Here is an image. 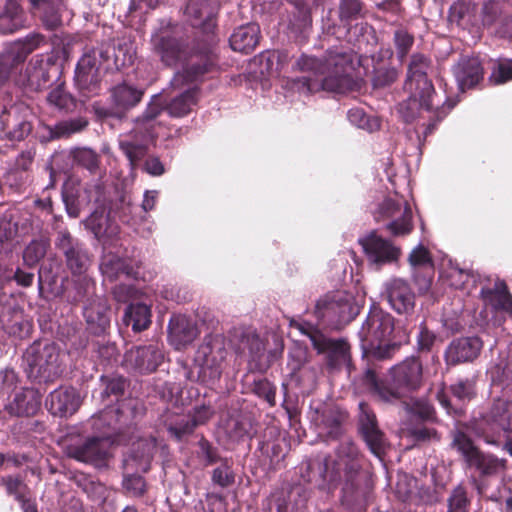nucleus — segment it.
I'll list each match as a JSON object with an SVG mask.
<instances>
[{
	"mask_svg": "<svg viewBox=\"0 0 512 512\" xmlns=\"http://www.w3.org/2000/svg\"><path fill=\"white\" fill-rule=\"evenodd\" d=\"M153 54L163 65L171 68L182 67L175 73L171 85L180 88L184 83L200 81L215 67L212 49L205 45L203 50L194 51L188 47L186 40L175 31L160 29L151 36Z\"/></svg>",
	"mask_w": 512,
	"mask_h": 512,
	"instance_id": "1",
	"label": "nucleus"
},
{
	"mask_svg": "<svg viewBox=\"0 0 512 512\" xmlns=\"http://www.w3.org/2000/svg\"><path fill=\"white\" fill-rule=\"evenodd\" d=\"M361 455L354 442L343 439L336 449L335 458H325L320 467L323 481L335 484L343 482L342 501L344 504L362 506L368 499L371 483L368 475L361 470Z\"/></svg>",
	"mask_w": 512,
	"mask_h": 512,
	"instance_id": "2",
	"label": "nucleus"
},
{
	"mask_svg": "<svg viewBox=\"0 0 512 512\" xmlns=\"http://www.w3.org/2000/svg\"><path fill=\"white\" fill-rule=\"evenodd\" d=\"M161 111L160 98L154 96L145 111L135 119L133 129L119 136V148L127 158L131 170L142 166L143 170L151 176L157 177L164 174V164L158 157H149L144 160L148 154L149 144L161 135L163 126L157 122V116Z\"/></svg>",
	"mask_w": 512,
	"mask_h": 512,
	"instance_id": "3",
	"label": "nucleus"
},
{
	"mask_svg": "<svg viewBox=\"0 0 512 512\" xmlns=\"http://www.w3.org/2000/svg\"><path fill=\"white\" fill-rule=\"evenodd\" d=\"M295 68L305 75L287 79L285 86L300 95L308 96L319 91L344 93L351 87L345 56H329L325 63L317 58L302 55Z\"/></svg>",
	"mask_w": 512,
	"mask_h": 512,
	"instance_id": "4",
	"label": "nucleus"
},
{
	"mask_svg": "<svg viewBox=\"0 0 512 512\" xmlns=\"http://www.w3.org/2000/svg\"><path fill=\"white\" fill-rule=\"evenodd\" d=\"M377 362L368 363L363 380L368 388L383 402H393L407 392L416 390L422 381V365L415 357L406 358L390 369L391 383L377 378Z\"/></svg>",
	"mask_w": 512,
	"mask_h": 512,
	"instance_id": "5",
	"label": "nucleus"
},
{
	"mask_svg": "<svg viewBox=\"0 0 512 512\" xmlns=\"http://www.w3.org/2000/svg\"><path fill=\"white\" fill-rule=\"evenodd\" d=\"M394 317L378 306H372L359 332L363 355L369 363L390 359L396 351Z\"/></svg>",
	"mask_w": 512,
	"mask_h": 512,
	"instance_id": "6",
	"label": "nucleus"
},
{
	"mask_svg": "<svg viewBox=\"0 0 512 512\" xmlns=\"http://www.w3.org/2000/svg\"><path fill=\"white\" fill-rule=\"evenodd\" d=\"M405 88L409 96L398 104L397 111L406 123H411L417 118H428L429 123L424 131L425 137L433 132L437 123L444 119L456 105V101L446 96L443 100L436 92H424L420 88Z\"/></svg>",
	"mask_w": 512,
	"mask_h": 512,
	"instance_id": "7",
	"label": "nucleus"
},
{
	"mask_svg": "<svg viewBox=\"0 0 512 512\" xmlns=\"http://www.w3.org/2000/svg\"><path fill=\"white\" fill-rule=\"evenodd\" d=\"M374 220L383 223L393 237H403L413 230V214L408 201L397 192L382 196L370 206Z\"/></svg>",
	"mask_w": 512,
	"mask_h": 512,
	"instance_id": "8",
	"label": "nucleus"
},
{
	"mask_svg": "<svg viewBox=\"0 0 512 512\" xmlns=\"http://www.w3.org/2000/svg\"><path fill=\"white\" fill-rule=\"evenodd\" d=\"M227 355V341L223 335L205 336L194 356V364L198 367L195 381L207 386L217 383L222 376ZM188 378L194 380L191 375Z\"/></svg>",
	"mask_w": 512,
	"mask_h": 512,
	"instance_id": "9",
	"label": "nucleus"
},
{
	"mask_svg": "<svg viewBox=\"0 0 512 512\" xmlns=\"http://www.w3.org/2000/svg\"><path fill=\"white\" fill-rule=\"evenodd\" d=\"M156 449L154 438H141L133 443L128 456L124 459L125 474L122 485L129 496L141 497L146 492V482L138 474H130L129 471L147 472Z\"/></svg>",
	"mask_w": 512,
	"mask_h": 512,
	"instance_id": "10",
	"label": "nucleus"
},
{
	"mask_svg": "<svg viewBox=\"0 0 512 512\" xmlns=\"http://www.w3.org/2000/svg\"><path fill=\"white\" fill-rule=\"evenodd\" d=\"M314 313L323 324L340 328L356 317L359 306L352 294L337 290L321 296L316 302Z\"/></svg>",
	"mask_w": 512,
	"mask_h": 512,
	"instance_id": "11",
	"label": "nucleus"
},
{
	"mask_svg": "<svg viewBox=\"0 0 512 512\" xmlns=\"http://www.w3.org/2000/svg\"><path fill=\"white\" fill-rule=\"evenodd\" d=\"M290 327L307 336L319 353H326L327 365L330 369L339 370L345 367L350 371V351L345 341L331 339L305 321L293 319L290 321Z\"/></svg>",
	"mask_w": 512,
	"mask_h": 512,
	"instance_id": "12",
	"label": "nucleus"
},
{
	"mask_svg": "<svg viewBox=\"0 0 512 512\" xmlns=\"http://www.w3.org/2000/svg\"><path fill=\"white\" fill-rule=\"evenodd\" d=\"M452 436L451 446L461 454L467 466L474 468L480 475H493L505 467L506 460L483 453L464 432L456 430Z\"/></svg>",
	"mask_w": 512,
	"mask_h": 512,
	"instance_id": "13",
	"label": "nucleus"
},
{
	"mask_svg": "<svg viewBox=\"0 0 512 512\" xmlns=\"http://www.w3.org/2000/svg\"><path fill=\"white\" fill-rule=\"evenodd\" d=\"M113 442L109 434L92 436L68 448V455L77 461L91 464L96 468L108 466L112 457Z\"/></svg>",
	"mask_w": 512,
	"mask_h": 512,
	"instance_id": "14",
	"label": "nucleus"
},
{
	"mask_svg": "<svg viewBox=\"0 0 512 512\" xmlns=\"http://www.w3.org/2000/svg\"><path fill=\"white\" fill-rule=\"evenodd\" d=\"M482 434L488 444L496 445V436L512 433V402L505 399L495 400L482 416Z\"/></svg>",
	"mask_w": 512,
	"mask_h": 512,
	"instance_id": "15",
	"label": "nucleus"
},
{
	"mask_svg": "<svg viewBox=\"0 0 512 512\" xmlns=\"http://www.w3.org/2000/svg\"><path fill=\"white\" fill-rule=\"evenodd\" d=\"M164 361V352L158 343L139 345L126 351L123 366L136 374H150Z\"/></svg>",
	"mask_w": 512,
	"mask_h": 512,
	"instance_id": "16",
	"label": "nucleus"
},
{
	"mask_svg": "<svg viewBox=\"0 0 512 512\" xmlns=\"http://www.w3.org/2000/svg\"><path fill=\"white\" fill-rule=\"evenodd\" d=\"M96 202V208L83 220V224L104 246L110 245L119 238L120 227L111 217L106 201L98 198Z\"/></svg>",
	"mask_w": 512,
	"mask_h": 512,
	"instance_id": "17",
	"label": "nucleus"
},
{
	"mask_svg": "<svg viewBox=\"0 0 512 512\" xmlns=\"http://www.w3.org/2000/svg\"><path fill=\"white\" fill-rule=\"evenodd\" d=\"M479 296L485 311L512 316V295L503 280H480Z\"/></svg>",
	"mask_w": 512,
	"mask_h": 512,
	"instance_id": "18",
	"label": "nucleus"
},
{
	"mask_svg": "<svg viewBox=\"0 0 512 512\" xmlns=\"http://www.w3.org/2000/svg\"><path fill=\"white\" fill-rule=\"evenodd\" d=\"M218 8L217 0H190L185 10V15L191 26L201 29L206 34V46L211 49L215 43L212 33L216 26Z\"/></svg>",
	"mask_w": 512,
	"mask_h": 512,
	"instance_id": "19",
	"label": "nucleus"
},
{
	"mask_svg": "<svg viewBox=\"0 0 512 512\" xmlns=\"http://www.w3.org/2000/svg\"><path fill=\"white\" fill-rule=\"evenodd\" d=\"M358 242L368 262L376 268L394 263L400 256V248L395 246L390 240L378 235L375 231L359 238Z\"/></svg>",
	"mask_w": 512,
	"mask_h": 512,
	"instance_id": "20",
	"label": "nucleus"
},
{
	"mask_svg": "<svg viewBox=\"0 0 512 512\" xmlns=\"http://www.w3.org/2000/svg\"><path fill=\"white\" fill-rule=\"evenodd\" d=\"M109 51L93 50L85 53L78 61L75 70V81L81 90L91 93L96 92L100 81V69L102 62L100 60L109 59Z\"/></svg>",
	"mask_w": 512,
	"mask_h": 512,
	"instance_id": "21",
	"label": "nucleus"
},
{
	"mask_svg": "<svg viewBox=\"0 0 512 512\" xmlns=\"http://www.w3.org/2000/svg\"><path fill=\"white\" fill-rule=\"evenodd\" d=\"M382 297L397 314L410 315L416 296L410 284L402 278H392L383 284Z\"/></svg>",
	"mask_w": 512,
	"mask_h": 512,
	"instance_id": "22",
	"label": "nucleus"
},
{
	"mask_svg": "<svg viewBox=\"0 0 512 512\" xmlns=\"http://www.w3.org/2000/svg\"><path fill=\"white\" fill-rule=\"evenodd\" d=\"M56 246L64 254L67 267L73 275L84 274L89 266V256L84 245L64 230L57 236Z\"/></svg>",
	"mask_w": 512,
	"mask_h": 512,
	"instance_id": "23",
	"label": "nucleus"
},
{
	"mask_svg": "<svg viewBox=\"0 0 512 512\" xmlns=\"http://www.w3.org/2000/svg\"><path fill=\"white\" fill-rule=\"evenodd\" d=\"M308 416L319 437L334 440L341 435V413L337 409L318 404L310 408Z\"/></svg>",
	"mask_w": 512,
	"mask_h": 512,
	"instance_id": "24",
	"label": "nucleus"
},
{
	"mask_svg": "<svg viewBox=\"0 0 512 512\" xmlns=\"http://www.w3.org/2000/svg\"><path fill=\"white\" fill-rule=\"evenodd\" d=\"M359 427L370 451L380 458L385 450L386 440L378 428L375 414L364 402L359 403Z\"/></svg>",
	"mask_w": 512,
	"mask_h": 512,
	"instance_id": "25",
	"label": "nucleus"
},
{
	"mask_svg": "<svg viewBox=\"0 0 512 512\" xmlns=\"http://www.w3.org/2000/svg\"><path fill=\"white\" fill-rule=\"evenodd\" d=\"M482 347V340L476 336L454 339L445 350V362L449 366L472 362L479 356Z\"/></svg>",
	"mask_w": 512,
	"mask_h": 512,
	"instance_id": "26",
	"label": "nucleus"
},
{
	"mask_svg": "<svg viewBox=\"0 0 512 512\" xmlns=\"http://www.w3.org/2000/svg\"><path fill=\"white\" fill-rule=\"evenodd\" d=\"M83 316L87 330L93 335L104 334L110 325V307L104 297L95 296L84 303Z\"/></svg>",
	"mask_w": 512,
	"mask_h": 512,
	"instance_id": "27",
	"label": "nucleus"
},
{
	"mask_svg": "<svg viewBox=\"0 0 512 512\" xmlns=\"http://www.w3.org/2000/svg\"><path fill=\"white\" fill-rule=\"evenodd\" d=\"M453 74L459 89L476 87L484 78V68L477 56H462L453 67Z\"/></svg>",
	"mask_w": 512,
	"mask_h": 512,
	"instance_id": "28",
	"label": "nucleus"
},
{
	"mask_svg": "<svg viewBox=\"0 0 512 512\" xmlns=\"http://www.w3.org/2000/svg\"><path fill=\"white\" fill-rule=\"evenodd\" d=\"M80 395L73 387H59L46 399V407L54 416L66 417L80 407Z\"/></svg>",
	"mask_w": 512,
	"mask_h": 512,
	"instance_id": "29",
	"label": "nucleus"
},
{
	"mask_svg": "<svg viewBox=\"0 0 512 512\" xmlns=\"http://www.w3.org/2000/svg\"><path fill=\"white\" fill-rule=\"evenodd\" d=\"M198 331L194 322L184 315H173L168 324L169 342L175 349L181 350L191 344Z\"/></svg>",
	"mask_w": 512,
	"mask_h": 512,
	"instance_id": "30",
	"label": "nucleus"
},
{
	"mask_svg": "<svg viewBox=\"0 0 512 512\" xmlns=\"http://www.w3.org/2000/svg\"><path fill=\"white\" fill-rule=\"evenodd\" d=\"M307 350L302 346L295 345L289 349L287 357V369L289 375L296 382L300 383L305 379L314 382L318 375V368L307 366Z\"/></svg>",
	"mask_w": 512,
	"mask_h": 512,
	"instance_id": "31",
	"label": "nucleus"
},
{
	"mask_svg": "<svg viewBox=\"0 0 512 512\" xmlns=\"http://www.w3.org/2000/svg\"><path fill=\"white\" fill-rule=\"evenodd\" d=\"M430 60L424 54L414 53L411 56L405 87L420 88L424 92H435L431 80L427 77Z\"/></svg>",
	"mask_w": 512,
	"mask_h": 512,
	"instance_id": "32",
	"label": "nucleus"
},
{
	"mask_svg": "<svg viewBox=\"0 0 512 512\" xmlns=\"http://www.w3.org/2000/svg\"><path fill=\"white\" fill-rule=\"evenodd\" d=\"M155 96L160 98V102L162 104V111L157 116V122L162 125L158 118L161 116L164 110H166L171 117H183L192 110V107L196 105L198 100V88L196 86L187 88L184 92L174 97L166 105L164 104L163 97L161 95L155 94ZM153 97L154 95L152 98Z\"/></svg>",
	"mask_w": 512,
	"mask_h": 512,
	"instance_id": "33",
	"label": "nucleus"
},
{
	"mask_svg": "<svg viewBox=\"0 0 512 512\" xmlns=\"http://www.w3.org/2000/svg\"><path fill=\"white\" fill-rule=\"evenodd\" d=\"M440 277L448 286L455 289H466L469 294L472 293V289L468 288V286L471 284L473 287H476V284L478 283L479 285L480 280L483 279L479 274L468 272L452 264L441 271Z\"/></svg>",
	"mask_w": 512,
	"mask_h": 512,
	"instance_id": "34",
	"label": "nucleus"
},
{
	"mask_svg": "<svg viewBox=\"0 0 512 512\" xmlns=\"http://www.w3.org/2000/svg\"><path fill=\"white\" fill-rule=\"evenodd\" d=\"M31 51L30 44L15 43L0 54V85L8 79L13 68L25 61Z\"/></svg>",
	"mask_w": 512,
	"mask_h": 512,
	"instance_id": "35",
	"label": "nucleus"
},
{
	"mask_svg": "<svg viewBox=\"0 0 512 512\" xmlns=\"http://www.w3.org/2000/svg\"><path fill=\"white\" fill-rule=\"evenodd\" d=\"M143 94L144 90L122 83L112 89L111 97L114 107L120 112H125L135 107L141 101Z\"/></svg>",
	"mask_w": 512,
	"mask_h": 512,
	"instance_id": "36",
	"label": "nucleus"
},
{
	"mask_svg": "<svg viewBox=\"0 0 512 512\" xmlns=\"http://www.w3.org/2000/svg\"><path fill=\"white\" fill-rule=\"evenodd\" d=\"M24 13L16 0H7L0 10V33L10 34L24 26Z\"/></svg>",
	"mask_w": 512,
	"mask_h": 512,
	"instance_id": "37",
	"label": "nucleus"
},
{
	"mask_svg": "<svg viewBox=\"0 0 512 512\" xmlns=\"http://www.w3.org/2000/svg\"><path fill=\"white\" fill-rule=\"evenodd\" d=\"M259 28L255 24L238 27L230 36V46L234 51L249 53L258 43Z\"/></svg>",
	"mask_w": 512,
	"mask_h": 512,
	"instance_id": "38",
	"label": "nucleus"
},
{
	"mask_svg": "<svg viewBox=\"0 0 512 512\" xmlns=\"http://www.w3.org/2000/svg\"><path fill=\"white\" fill-rule=\"evenodd\" d=\"M100 270L105 279L114 281L122 277L129 278L133 274V267L127 260L114 254H106L102 257Z\"/></svg>",
	"mask_w": 512,
	"mask_h": 512,
	"instance_id": "39",
	"label": "nucleus"
},
{
	"mask_svg": "<svg viewBox=\"0 0 512 512\" xmlns=\"http://www.w3.org/2000/svg\"><path fill=\"white\" fill-rule=\"evenodd\" d=\"M123 323L134 332L146 330L151 324V309L144 303L130 304L123 315Z\"/></svg>",
	"mask_w": 512,
	"mask_h": 512,
	"instance_id": "40",
	"label": "nucleus"
},
{
	"mask_svg": "<svg viewBox=\"0 0 512 512\" xmlns=\"http://www.w3.org/2000/svg\"><path fill=\"white\" fill-rule=\"evenodd\" d=\"M94 291L95 283L89 276L76 274L73 275V289L67 292V299L72 303H88L93 300Z\"/></svg>",
	"mask_w": 512,
	"mask_h": 512,
	"instance_id": "41",
	"label": "nucleus"
},
{
	"mask_svg": "<svg viewBox=\"0 0 512 512\" xmlns=\"http://www.w3.org/2000/svg\"><path fill=\"white\" fill-rule=\"evenodd\" d=\"M65 6V0H34V8L41 7L43 10L42 22L48 30L60 25V10Z\"/></svg>",
	"mask_w": 512,
	"mask_h": 512,
	"instance_id": "42",
	"label": "nucleus"
},
{
	"mask_svg": "<svg viewBox=\"0 0 512 512\" xmlns=\"http://www.w3.org/2000/svg\"><path fill=\"white\" fill-rule=\"evenodd\" d=\"M265 350L264 343L260 337L253 331L244 332L241 335L240 343L236 352L240 355H248L251 360L260 359Z\"/></svg>",
	"mask_w": 512,
	"mask_h": 512,
	"instance_id": "43",
	"label": "nucleus"
},
{
	"mask_svg": "<svg viewBox=\"0 0 512 512\" xmlns=\"http://www.w3.org/2000/svg\"><path fill=\"white\" fill-rule=\"evenodd\" d=\"M365 7L361 0H339L338 17L344 26L364 17Z\"/></svg>",
	"mask_w": 512,
	"mask_h": 512,
	"instance_id": "44",
	"label": "nucleus"
},
{
	"mask_svg": "<svg viewBox=\"0 0 512 512\" xmlns=\"http://www.w3.org/2000/svg\"><path fill=\"white\" fill-rule=\"evenodd\" d=\"M73 163L87 169L91 174L99 170L100 157L88 147H77L70 151Z\"/></svg>",
	"mask_w": 512,
	"mask_h": 512,
	"instance_id": "45",
	"label": "nucleus"
},
{
	"mask_svg": "<svg viewBox=\"0 0 512 512\" xmlns=\"http://www.w3.org/2000/svg\"><path fill=\"white\" fill-rule=\"evenodd\" d=\"M88 125V121L83 117L68 119L58 122L53 128L50 129V137L55 138H68L75 133L84 130Z\"/></svg>",
	"mask_w": 512,
	"mask_h": 512,
	"instance_id": "46",
	"label": "nucleus"
},
{
	"mask_svg": "<svg viewBox=\"0 0 512 512\" xmlns=\"http://www.w3.org/2000/svg\"><path fill=\"white\" fill-rule=\"evenodd\" d=\"M493 384L502 386L503 388L512 386V359L500 360L487 370Z\"/></svg>",
	"mask_w": 512,
	"mask_h": 512,
	"instance_id": "47",
	"label": "nucleus"
},
{
	"mask_svg": "<svg viewBox=\"0 0 512 512\" xmlns=\"http://www.w3.org/2000/svg\"><path fill=\"white\" fill-rule=\"evenodd\" d=\"M404 404L406 413L411 419L431 420L434 416L433 406L424 398H411Z\"/></svg>",
	"mask_w": 512,
	"mask_h": 512,
	"instance_id": "48",
	"label": "nucleus"
},
{
	"mask_svg": "<svg viewBox=\"0 0 512 512\" xmlns=\"http://www.w3.org/2000/svg\"><path fill=\"white\" fill-rule=\"evenodd\" d=\"M57 279L46 268L41 267L38 272V289L39 294L49 299L50 297L58 296L60 293L59 287L56 285Z\"/></svg>",
	"mask_w": 512,
	"mask_h": 512,
	"instance_id": "49",
	"label": "nucleus"
},
{
	"mask_svg": "<svg viewBox=\"0 0 512 512\" xmlns=\"http://www.w3.org/2000/svg\"><path fill=\"white\" fill-rule=\"evenodd\" d=\"M393 41L397 57L403 61L414 44V36L405 28L399 27L394 32Z\"/></svg>",
	"mask_w": 512,
	"mask_h": 512,
	"instance_id": "50",
	"label": "nucleus"
},
{
	"mask_svg": "<svg viewBox=\"0 0 512 512\" xmlns=\"http://www.w3.org/2000/svg\"><path fill=\"white\" fill-rule=\"evenodd\" d=\"M169 434L177 441H181L184 437L190 435L195 427L189 415L179 417L175 422L167 423Z\"/></svg>",
	"mask_w": 512,
	"mask_h": 512,
	"instance_id": "51",
	"label": "nucleus"
},
{
	"mask_svg": "<svg viewBox=\"0 0 512 512\" xmlns=\"http://www.w3.org/2000/svg\"><path fill=\"white\" fill-rule=\"evenodd\" d=\"M212 482L221 488L231 486L235 482V473L228 460H224L212 472Z\"/></svg>",
	"mask_w": 512,
	"mask_h": 512,
	"instance_id": "52",
	"label": "nucleus"
},
{
	"mask_svg": "<svg viewBox=\"0 0 512 512\" xmlns=\"http://www.w3.org/2000/svg\"><path fill=\"white\" fill-rule=\"evenodd\" d=\"M347 118L351 124L364 130L373 131L379 126L378 121L370 118L361 108L349 109Z\"/></svg>",
	"mask_w": 512,
	"mask_h": 512,
	"instance_id": "53",
	"label": "nucleus"
},
{
	"mask_svg": "<svg viewBox=\"0 0 512 512\" xmlns=\"http://www.w3.org/2000/svg\"><path fill=\"white\" fill-rule=\"evenodd\" d=\"M4 484L6 485L7 492L9 494H14L16 499L21 502L22 508L24 512H32V506L29 500L25 499L24 492L28 489L27 486L18 478H7L4 479Z\"/></svg>",
	"mask_w": 512,
	"mask_h": 512,
	"instance_id": "54",
	"label": "nucleus"
},
{
	"mask_svg": "<svg viewBox=\"0 0 512 512\" xmlns=\"http://www.w3.org/2000/svg\"><path fill=\"white\" fill-rule=\"evenodd\" d=\"M47 102L60 110H70L74 106L73 98L61 86L48 93Z\"/></svg>",
	"mask_w": 512,
	"mask_h": 512,
	"instance_id": "55",
	"label": "nucleus"
},
{
	"mask_svg": "<svg viewBox=\"0 0 512 512\" xmlns=\"http://www.w3.org/2000/svg\"><path fill=\"white\" fill-rule=\"evenodd\" d=\"M447 512H467L469 500L465 489L461 486L456 487L450 494L448 500Z\"/></svg>",
	"mask_w": 512,
	"mask_h": 512,
	"instance_id": "56",
	"label": "nucleus"
},
{
	"mask_svg": "<svg viewBox=\"0 0 512 512\" xmlns=\"http://www.w3.org/2000/svg\"><path fill=\"white\" fill-rule=\"evenodd\" d=\"M512 80V60H505L495 64L489 81L495 85L504 84Z\"/></svg>",
	"mask_w": 512,
	"mask_h": 512,
	"instance_id": "57",
	"label": "nucleus"
},
{
	"mask_svg": "<svg viewBox=\"0 0 512 512\" xmlns=\"http://www.w3.org/2000/svg\"><path fill=\"white\" fill-rule=\"evenodd\" d=\"M114 63L117 67L127 66L133 63L135 57V51L131 45L126 42L123 44L119 43L116 48L113 49Z\"/></svg>",
	"mask_w": 512,
	"mask_h": 512,
	"instance_id": "58",
	"label": "nucleus"
},
{
	"mask_svg": "<svg viewBox=\"0 0 512 512\" xmlns=\"http://www.w3.org/2000/svg\"><path fill=\"white\" fill-rule=\"evenodd\" d=\"M501 12L499 2L495 0H487L483 3L481 9V21L484 26L493 25Z\"/></svg>",
	"mask_w": 512,
	"mask_h": 512,
	"instance_id": "59",
	"label": "nucleus"
},
{
	"mask_svg": "<svg viewBox=\"0 0 512 512\" xmlns=\"http://www.w3.org/2000/svg\"><path fill=\"white\" fill-rule=\"evenodd\" d=\"M450 390L457 399L462 401L471 399L475 393L474 383L469 379L460 380L451 385Z\"/></svg>",
	"mask_w": 512,
	"mask_h": 512,
	"instance_id": "60",
	"label": "nucleus"
},
{
	"mask_svg": "<svg viewBox=\"0 0 512 512\" xmlns=\"http://www.w3.org/2000/svg\"><path fill=\"white\" fill-rule=\"evenodd\" d=\"M408 260L413 267L429 266L432 263L429 251L422 244L411 251Z\"/></svg>",
	"mask_w": 512,
	"mask_h": 512,
	"instance_id": "61",
	"label": "nucleus"
},
{
	"mask_svg": "<svg viewBox=\"0 0 512 512\" xmlns=\"http://www.w3.org/2000/svg\"><path fill=\"white\" fill-rule=\"evenodd\" d=\"M199 457L205 462V465H212L219 460L217 449L205 438H201L198 442Z\"/></svg>",
	"mask_w": 512,
	"mask_h": 512,
	"instance_id": "62",
	"label": "nucleus"
},
{
	"mask_svg": "<svg viewBox=\"0 0 512 512\" xmlns=\"http://www.w3.org/2000/svg\"><path fill=\"white\" fill-rule=\"evenodd\" d=\"M472 10L473 5L471 0H459L451 6L450 17L457 21L465 20L466 18L470 20V13Z\"/></svg>",
	"mask_w": 512,
	"mask_h": 512,
	"instance_id": "63",
	"label": "nucleus"
},
{
	"mask_svg": "<svg viewBox=\"0 0 512 512\" xmlns=\"http://www.w3.org/2000/svg\"><path fill=\"white\" fill-rule=\"evenodd\" d=\"M255 392L271 406L275 404L276 387L268 380H259L255 383Z\"/></svg>",
	"mask_w": 512,
	"mask_h": 512,
	"instance_id": "64",
	"label": "nucleus"
}]
</instances>
